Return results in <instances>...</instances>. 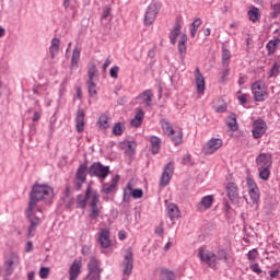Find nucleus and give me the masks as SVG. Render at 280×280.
<instances>
[{
  "mask_svg": "<svg viewBox=\"0 0 280 280\" xmlns=\"http://www.w3.org/2000/svg\"><path fill=\"white\" fill-rule=\"evenodd\" d=\"M84 117H86L84 109H78L75 117V127L78 132H84Z\"/></svg>",
  "mask_w": 280,
  "mask_h": 280,
  "instance_id": "412c9836",
  "label": "nucleus"
},
{
  "mask_svg": "<svg viewBox=\"0 0 280 280\" xmlns=\"http://www.w3.org/2000/svg\"><path fill=\"white\" fill-rule=\"evenodd\" d=\"M211 205H213V196L208 195L200 200L197 205V209L199 211H207V209H211Z\"/></svg>",
  "mask_w": 280,
  "mask_h": 280,
  "instance_id": "4be33fe9",
  "label": "nucleus"
},
{
  "mask_svg": "<svg viewBox=\"0 0 280 280\" xmlns=\"http://www.w3.org/2000/svg\"><path fill=\"white\" fill-rule=\"evenodd\" d=\"M167 213L171 220H178V218H180V210H178V206L174 203L167 206Z\"/></svg>",
  "mask_w": 280,
  "mask_h": 280,
  "instance_id": "5701e85b",
  "label": "nucleus"
},
{
  "mask_svg": "<svg viewBox=\"0 0 280 280\" xmlns=\"http://www.w3.org/2000/svg\"><path fill=\"white\" fill-rule=\"evenodd\" d=\"M135 148H137V144H135V142H132V141H129V142H127V150H126V152L128 154H135Z\"/></svg>",
  "mask_w": 280,
  "mask_h": 280,
  "instance_id": "5fc2aeb1",
  "label": "nucleus"
},
{
  "mask_svg": "<svg viewBox=\"0 0 280 280\" xmlns=\"http://www.w3.org/2000/svg\"><path fill=\"white\" fill-rule=\"evenodd\" d=\"M178 51L182 55L187 52V34H183L180 36V39L178 43Z\"/></svg>",
  "mask_w": 280,
  "mask_h": 280,
  "instance_id": "58836bf2",
  "label": "nucleus"
},
{
  "mask_svg": "<svg viewBox=\"0 0 280 280\" xmlns=\"http://www.w3.org/2000/svg\"><path fill=\"white\" fill-rule=\"evenodd\" d=\"M250 270L255 272L256 275H261L264 272L258 264H254L250 266Z\"/></svg>",
  "mask_w": 280,
  "mask_h": 280,
  "instance_id": "4d7b16f0",
  "label": "nucleus"
},
{
  "mask_svg": "<svg viewBox=\"0 0 280 280\" xmlns=\"http://www.w3.org/2000/svg\"><path fill=\"white\" fill-rule=\"evenodd\" d=\"M172 141L175 145L183 143V131H175L172 136Z\"/></svg>",
  "mask_w": 280,
  "mask_h": 280,
  "instance_id": "c03bdc74",
  "label": "nucleus"
},
{
  "mask_svg": "<svg viewBox=\"0 0 280 280\" xmlns=\"http://www.w3.org/2000/svg\"><path fill=\"white\" fill-rule=\"evenodd\" d=\"M172 176H174V163L170 162L164 166V171L160 179V187H167L170 185V180H172Z\"/></svg>",
  "mask_w": 280,
  "mask_h": 280,
  "instance_id": "f8f14e48",
  "label": "nucleus"
},
{
  "mask_svg": "<svg viewBox=\"0 0 280 280\" xmlns=\"http://www.w3.org/2000/svg\"><path fill=\"white\" fill-rule=\"evenodd\" d=\"M9 266H13V268H16L21 264V257H19V254L16 253H11L9 257L5 260Z\"/></svg>",
  "mask_w": 280,
  "mask_h": 280,
  "instance_id": "7c9ffc66",
  "label": "nucleus"
},
{
  "mask_svg": "<svg viewBox=\"0 0 280 280\" xmlns=\"http://www.w3.org/2000/svg\"><path fill=\"white\" fill-rule=\"evenodd\" d=\"M82 273V260L75 259L69 269V280H78L80 275Z\"/></svg>",
  "mask_w": 280,
  "mask_h": 280,
  "instance_id": "2eb2a0df",
  "label": "nucleus"
},
{
  "mask_svg": "<svg viewBox=\"0 0 280 280\" xmlns=\"http://www.w3.org/2000/svg\"><path fill=\"white\" fill-rule=\"evenodd\" d=\"M127 189L130 191L132 198H143V190L141 188H136L132 190V185L128 184Z\"/></svg>",
  "mask_w": 280,
  "mask_h": 280,
  "instance_id": "a19ab883",
  "label": "nucleus"
},
{
  "mask_svg": "<svg viewBox=\"0 0 280 280\" xmlns=\"http://www.w3.org/2000/svg\"><path fill=\"white\" fill-rule=\"evenodd\" d=\"M161 10V4L153 2L149 4L145 14H144V25H152L156 21V14Z\"/></svg>",
  "mask_w": 280,
  "mask_h": 280,
  "instance_id": "0eeeda50",
  "label": "nucleus"
},
{
  "mask_svg": "<svg viewBox=\"0 0 280 280\" xmlns=\"http://www.w3.org/2000/svg\"><path fill=\"white\" fill-rule=\"evenodd\" d=\"M247 185H248V191H249V196L253 200L254 203L259 202V188L257 187V184H255V182H253V179H248L247 180Z\"/></svg>",
  "mask_w": 280,
  "mask_h": 280,
  "instance_id": "aec40b11",
  "label": "nucleus"
},
{
  "mask_svg": "<svg viewBox=\"0 0 280 280\" xmlns=\"http://www.w3.org/2000/svg\"><path fill=\"white\" fill-rule=\"evenodd\" d=\"M98 126L100 128H103V130H106V128H109L110 125L108 124V117L106 116V114H103L100 116Z\"/></svg>",
  "mask_w": 280,
  "mask_h": 280,
  "instance_id": "a18cd8bd",
  "label": "nucleus"
},
{
  "mask_svg": "<svg viewBox=\"0 0 280 280\" xmlns=\"http://www.w3.org/2000/svg\"><path fill=\"white\" fill-rule=\"evenodd\" d=\"M122 132H126V125L122 122H116L113 127V135L115 137H121Z\"/></svg>",
  "mask_w": 280,
  "mask_h": 280,
  "instance_id": "c9c22d12",
  "label": "nucleus"
},
{
  "mask_svg": "<svg viewBox=\"0 0 280 280\" xmlns=\"http://www.w3.org/2000/svg\"><path fill=\"white\" fill-rule=\"evenodd\" d=\"M150 141L152 145V149H151L152 154H159V150H161V139H159V137L153 136L151 137Z\"/></svg>",
  "mask_w": 280,
  "mask_h": 280,
  "instance_id": "72a5a7b5",
  "label": "nucleus"
},
{
  "mask_svg": "<svg viewBox=\"0 0 280 280\" xmlns=\"http://www.w3.org/2000/svg\"><path fill=\"white\" fill-rule=\"evenodd\" d=\"M14 268L12 265L4 262V276L10 277L14 272Z\"/></svg>",
  "mask_w": 280,
  "mask_h": 280,
  "instance_id": "8fccbe9b",
  "label": "nucleus"
},
{
  "mask_svg": "<svg viewBox=\"0 0 280 280\" xmlns=\"http://www.w3.org/2000/svg\"><path fill=\"white\" fill-rule=\"evenodd\" d=\"M97 242L101 248H110L113 246V241H110V231L108 229H103L98 233Z\"/></svg>",
  "mask_w": 280,
  "mask_h": 280,
  "instance_id": "ddd939ff",
  "label": "nucleus"
},
{
  "mask_svg": "<svg viewBox=\"0 0 280 280\" xmlns=\"http://www.w3.org/2000/svg\"><path fill=\"white\" fill-rule=\"evenodd\" d=\"M138 100H142V102H144L147 106H150L152 102V91L145 90L138 96Z\"/></svg>",
  "mask_w": 280,
  "mask_h": 280,
  "instance_id": "f704fd0d",
  "label": "nucleus"
},
{
  "mask_svg": "<svg viewBox=\"0 0 280 280\" xmlns=\"http://www.w3.org/2000/svg\"><path fill=\"white\" fill-rule=\"evenodd\" d=\"M266 47H267L268 54L272 55L275 54V51H277V42L271 39L268 42Z\"/></svg>",
  "mask_w": 280,
  "mask_h": 280,
  "instance_id": "de8ad7c7",
  "label": "nucleus"
},
{
  "mask_svg": "<svg viewBox=\"0 0 280 280\" xmlns=\"http://www.w3.org/2000/svg\"><path fill=\"white\" fill-rule=\"evenodd\" d=\"M143 117H145V113H143V109H138L135 118L130 121L131 126H133V128H139V126H141V124L143 122Z\"/></svg>",
  "mask_w": 280,
  "mask_h": 280,
  "instance_id": "393cba45",
  "label": "nucleus"
},
{
  "mask_svg": "<svg viewBox=\"0 0 280 280\" xmlns=\"http://www.w3.org/2000/svg\"><path fill=\"white\" fill-rule=\"evenodd\" d=\"M218 259H226V252L224 249L218 252L217 261Z\"/></svg>",
  "mask_w": 280,
  "mask_h": 280,
  "instance_id": "680f3d73",
  "label": "nucleus"
},
{
  "mask_svg": "<svg viewBox=\"0 0 280 280\" xmlns=\"http://www.w3.org/2000/svg\"><path fill=\"white\" fill-rule=\"evenodd\" d=\"M81 253H82V255H84L85 257H89V255H91V246L84 245V246L82 247Z\"/></svg>",
  "mask_w": 280,
  "mask_h": 280,
  "instance_id": "13d9d810",
  "label": "nucleus"
},
{
  "mask_svg": "<svg viewBox=\"0 0 280 280\" xmlns=\"http://www.w3.org/2000/svg\"><path fill=\"white\" fill-rule=\"evenodd\" d=\"M119 178H120V176L116 175L113 177V179L109 184L108 183L103 184L102 185L103 194H106L108 196V194H113V191H116L117 184L119 183Z\"/></svg>",
  "mask_w": 280,
  "mask_h": 280,
  "instance_id": "f3484780",
  "label": "nucleus"
},
{
  "mask_svg": "<svg viewBox=\"0 0 280 280\" xmlns=\"http://www.w3.org/2000/svg\"><path fill=\"white\" fill-rule=\"evenodd\" d=\"M160 280H176V273L168 269H161L160 270Z\"/></svg>",
  "mask_w": 280,
  "mask_h": 280,
  "instance_id": "cd10ccee",
  "label": "nucleus"
},
{
  "mask_svg": "<svg viewBox=\"0 0 280 280\" xmlns=\"http://www.w3.org/2000/svg\"><path fill=\"white\" fill-rule=\"evenodd\" d=\"M247 257L249 260H253L257 257V249H252L248 252Z\"/></svg>",
  "mask_w": 280,
  "mask_h": 280,
  "instance_id": "e2e57ef3",
  "label": "nucleus"
},
{
  "mask_svg": "<svg viewBox=\"0 0 280 280\" xmlns=\"http://www.w3.org/2000/svg\"><path fill=\"white\" fill-rule=\"evenodd\" d=\"M95 73H97V66H95V63H91L88 71V81H94Z\"/></svg>",
  "mask_w": 280,
  "mask_h": 280,
  "instance_id": "49530a36",
  "label": "nucleus"
},
{
  "mask_svg": "<svg viewBox=\"0 0 280 280\" xmlns=\"http://www.w3.org/2000/svg\"><path fill=\"white\" fill-rule=\"evenodd\" d=\"M248 94H242L241 96H238V101L242 105L246 104V102H248Z\"/></svg>",
  "mask_w": 280,
  "mask_h": 280,
  "instance_id": "0e129e2a",
  "label": "nucleus"
},
{
  "mask_svg": "<svg viewBox=\"0 0 280 280\" xmlns=\"http://www.w3.org/2000/svg\"><path fill=\"white\" fill-rule=\"evenodd\" d=\"M89 275L85 280H100L102 279V269L100 268V260L92 257L88 264Z\"/></svg>",
  "mask_w": 280,
  "mask_h": 280,
  "instance_id": "39448f33",
  "label": "nucleus"
},
{
  "mask_svg": "<svg viewBox=\"0 0 280 280\" xmlns=\"http://www.w3.org/2000/svg\"><path fill=\"white\" fill-rule=\"evenodd\" d=\"M252 93L255 102H266L268 100V86L262 80L255 81L252 84Z\"/></svg>",
  "mask_w": 280,
  "mask_h": 280,
  "instance_id": "7ed1b4c3",
  "label": "nucleus"
},
{
  "mask_svg": "<svg viewBox=\"0 0 280 280\" xmlns=\"http://www.w3.org/2000/svg\"><path fill=\"white\" fill-rule=\"evenodd\" d=\"M280 14V4L277 3L273 5V16H279Z\"/></svg>",
  "mask_w": 280,
  "mask_h": 280,
  "instance_id": "69168bd1",
  "label": "nucleus"
},
{
  "mask_svg": "<svg viewBox=\"0 0 280 280\" xmlns=\"http://www.w3.org/2000/svg\"><path fill=\"white\" fill-rule=\"evenodd\" d=\"M49 267H42L39 270L40 279H47L49 277Z\"/></svg>",
  "mask_w": 280,
  "mask_h": 280,
  "instance_id": "603ef678",
  "label": "nucleus"
},
{
  "mask_svg": "<svg viewBox=\"0 0 280 280\" xmlns=\"http://www.w3.org/2000/svg\"><path fill=\"white\" fill-rule=\"evenodd\" d=\"M161 126L163 129L164 135H167V137H172L175 132L174 127L167 121L166 119L161 120Z\"/></svg>",
  "mask_w": 280,
  "mask_h": 280,
  "instance_id": "2f4dec72",
  "label": "nucleus"
},
{
  "mask_svg": "<svg viewBox=\"0 0 280 280\" xmlns=\"http://www.w3.org/2000/svg\"><path fill=\"white\" fill-rule=\"evenodd\" d=\"M108 16H110V8H106L104 11H103V14L101 16V21H104L106 19H108Z\"/></svg>",
  "mask_w": 280,
  "mask_h": 280,
  "instance_id": "052dcab7",
  "label": "nucleus"
},
{
  "mask_svg": "<svg viewBox=\"0 0 280 280\" xmlns=\"http://www.w3.org/2000/svg\"><path fill=\"white\" fill-rule=\"evenodd\" d=\"M86 174H89V168L85 164H82L77 171L75 179L86 182Z\"/></svg>",
  "mask_w": 280,
  "mask_h": 280,
  "instance_id": "bb28decb",
  "label": "nucleus"
},
{
  "mask_svg": "<svg viewBox=\"0 0 280 280\" xmlns=\"http://www.w3.org/2000/svg\"><path fill=\"white\" fill-rule=\"evenodd\" d=\"M80 54H82V48L74 47L71 58V67L78 69V62H80Z\"/></svg>",
  "mask_w": 280,
  "mask_h": 280,
  "instance_id": "c756f323",
  "label": "nucleus"
},
{
  "mask_svg": "<svg viewBox=\"0 0 280 280\" xmlns=\"http://www.w3.org/2000/svg\"><path fill=\"white\" fill-rule=\"evenodd\" d=\"M231 63V50L223 48L222 51V66L223 67H229V65Z\"/></svg>",
  "mask_w": 280,
  "mask_h": 280,
  "instance_id": "ea45409f",
  "label": "nucleus"
},
{
  "mask_svg": "<svg viewBox=\"0 0 280 280\" xmlns=\"http://www.w3.org/2000/svg\"><path fill=\"white\" fill-rule=\"evenodd\" d=\"M256 165H258V167H272V154L260 153L256 158Z\"/></svg>",
  "mask_w": 280,
  "mask_h": 280,
  "instance_id": "dca6fc26",
  "label": "nucleus"
},
{
  "mask_svg": "<svg viewBox=\"0 0 280 280\" xmlns=\"http://www.w3.org/2000/svg\"><path fill=\"white\" fill-rule=\"evenodd\" d=\"M226 124L229 126V128L235 132L237 131V129L240 128L237 126V116L235 114H231L229 117H228V120H226Z\"/></svg>",
  "mask_w": 280,
  "mask_h": 280,
  "instance_id": "473e14b6",
  "label": "nucleus"
},
{
  "mask_svg": "<svg viewBox=\"0 0 280 280\" xmlns=\"http://www.w3.org/2000/svg\"><path fill=\"white\" fill-rule=\"evenodd\" d=\"M122 266H124V275H126L127 277H130L132 275V268H135V255L130 247L127 248L126 250V254L122 260Z\"/></svg>",
  "mask_w": 280,
  "mask_h": 280,
  "instance_id": "6e6552de",
  "label": "nucleus"
},
{
  "mask_svg": "<svg viewBox=\"0 0 280 280\" xmlns=\"http://www.w3.org/2000/svg\"><path fill=\"white\" fill-rule=\"evenodd\" d=\"M163 233H164L163 224H160L159 226L155 228L156 235H163Z\"/></svg>",
  "mask_w": 280,
  "mask_h": 280,
  "instance_id": "774afa93",
  "label": "nucleus"
},
{
  "mask_svg": "<svg viewBox=\"0 0 280 280\" xmlns=\"http://www.w3.org/2000/svg\"><path fill=\"white\" fill-rule=\"evenodd\" d=\"M198 257L201 261L208 264L211 268H218V256L213 252H210L205 247H200L198 249Z\"/></svg>",
  "mask_w": 280,
  "mask_h": 280,
  "instance_id": "20e7f679",
  "label": "nucleus"
},
{
  "mask_svg": "<svg viewBox=\"0 0 280 280\" xmlns=\"http://www.w3.org/2000/svg\"><path fill=\"white\" fill-rule=\"evenodd\" d=\"M84 180L82 179H74V187L78 191H80V189H82V185H84Z\"/></svg>",
  "mask_w": 280,
  "mask_h": 280,
  "instance_id": "bf43d9fd",
  "label": "nucleus"
},
{
  "mask_svg": "<svg viewBox=\"0 0 280 280\" xmlns=\"http://www.w3.org/2000/svg\"><path fill=\"white\" fill-rule=\"evenodd\" d=\"M224 69L222 70V72L220 73V80L221 82H225L226 78H229V73L231 72V69L228 67H223Z\"/></svg>",
  "mask_w": 280,
  "mask_h": 280,
  "instance_id": "09e8293b",
  "label": "nucleus"
},
{
  "mask_svg": "<svg viewBox=\"0 0 280 280\" xmlns=\"http://www.w3.org/2000/svg\"><path fill=\"white\" fill-rule=\"evenodd\" d=\"M180 36V23H176L170 33V40L172 45H176L177 38Z\"/></svg>",
  "mask_w": 280,
  "mask_h": 280,
  "instance_id": "a878e982",
  "label": "nucleus"
},
{
  "mask_svg": "<svg viewBox=\"0 0 280 280\" xmlns=\"http://www.w3.org/2000/svg\"><path fill=\"white\" fill-rule=\"evenodd\" d=\"M109 75L110 78H114V80H117V78H119V67L117 66L112 67L109 71Z\"/></svg>",
  "mask_w": 280,
  "mask_h": 280,
  "instance_id": "3c124183",
  "label": "nucleus"
},
{
  "mask_svg": "<svg viewBox=\"0 0 280 280\" xmlns=\"http://www.w3.org/2000/svg\"><path fill=\"white\" fill-rule=\"evenodd\" d=\"M202 25V20L200 18H197L191 24H190V36L191 38H196V32H198V27Z\"/></svg>",
  "mask_w": 280,
  "mask_h": 280,
  "instance_id": "e433bc0d",
  "label": "nucleus"
},
{
  "mask_svg": "<svg viewBox=\"0 0 280 280\" xmlns=\"http://www.w3.org/2000/svg\"><path fill=\"white\" fill-rule=\"evenodd\" d=\"M100 205V194L97 191H92V200L90 202V219L97 220L100 213H102V207Z\"/></svg>",
  "mask_w": 280,
  "mask_h": 280,
  "instance_id": "1a4fd4ad",
  "label": "nucleus"
},
{
  "mask_svg": "<svg viewBox=\"0 0 280 280\" xmlns=\"http://www.w3.org/2000/svg\"><path fill=\"white\" fill-rule=\"evenodd\" d=\"M89 198L93 199V191H91V186H89L86 188L85 195H79L77 197V207L79 209H85L86 208V200H89Z\"/></svg>",
  "mask_w": 280,
  "mask_h": 280,
  "instance_id": "a211bd4d",
  "label": "nucleus"
},
{
  "mask_svg": "<svg viewBox=\"0 0 280 280\" xmlns=\"http://www.w3.org/2000/svg\"><path fill=\"white\" fill-rule=\"evenodd\" d=\"M279 75V65H273L270 72H269V78H277Z\"/></svg>",
  "mask_w": 280,
  "mask_h": 280,
  "instance_id": "864d4df0",
  "label": "nucleus"
},
{
  "mask_svg": "<svg viewBox=\"0 0 280 280\" xmlns=\"http://www.w3.org/2000/svg\"><path fill=\"white\" fill-rule=\"evenodd\" d=\"M43 200L49 205L54 200V188L48 185L35 184L30 192L28 206L33 209H40L38 202Z\"/></svg>",
  "mask_w": 280,
  "mask_h": 280,
  "instance_id": "f257e3e1",
  "label": "nucleus"
},
{
  "mask_svg": "<svg viewBox=\"0 0 280 280\" xmlns=\"http://www.w3.org/2000/svg\"><path fill=\"white\" fill-rule=\"evenodd\" d=\"M63 205H66L67 209L71 208L73 205V198L69 196V186L66 188V195L61 198Z\"/></svg>",
  "mask_w": 280,
  "mask_h": 280,
  "instance_id": "37998d69",
  "label": "nucleus"
},
{
  "mask_svg": "<svg viewBox=\"0 0 280 280\" xmlns=\"http://www.w3.org/2000/svg\"><path fill=\"white\" fill-rule=\"evenodd\" d=\"M25 215L30 222L27 235H28V237H34V232L36 231V229H38V226H40V223L43 222V220H42L43 209L42 208H32V207L27 206V208L25 210Z\"/></svg>",
  "mask_w": 280,
  "mask_h": 280,
  "instance_id": "f03ea898",
  "label": "nucleus"
},
{
  "mask_svg": "<svg viewBox=\"0 0 280 280\" xmlns=\"http://www.w3.org/2000/svg\"><path fill=\"white\" fill-rule=\"evenodd\" d=\"M195 82L197 86V93H205V75L200 72V68H196L195 70Z\"/></svg>",
  "mask_w": 280,
  "mask_h": 280,
  "instance_id": "6ab92c4d",
  "label": "nucleus"
},
{
  "mask_svg": "<svg viewBox=\"0 0 280 280\" xmlns=\"http://www.w3.org/2000/svg\"><path fill=\"white\" fill-rule=\"evenodd\" d=\"M259 178L261 180H268L270 178V167L268 166H258Z\"/></svg>",
  "mask_w": 280,
  "mask_h": 280,
  "instance_id": "4c0bfd02",
  "label": "nucleus"
},
{
  "mask_svg": "<svg viewBox=\"0 0 280 280\" xmlns=\"http://www.w3.org/2000/svg\"><path fill=\"white\" fill-rule=\"evenodd\" d=\"M225 191L229 200L232 202V205H238L240 203V188H237V184L231 182L228 183L225 186Z\"/></svg>",
  "mask_w": 280,
  "mask_h": 280,
  "instance_id": "9d476101",
  "label": "nucleus"
},
{
  "mask_svg": "<svg viewBox=\"0 0 280 280\" xmlns=\"http://www.w3.org/2000/svg\"><path fill=\"white\" fill-rule=\"evenodd\" d=\"M222 139L212 138L203 148V154H213L214 152H218V150L222 148Z\"/></svg>",
  "mask_w": 280,
  "mask_h": 280,
  "instance_id": "4468645a",
  "label": "nucleus"
},
{
  "mask_svg": "<svg viewBox=\"0 0 280 280\" xmlns=\"http://www.w3.org/2000/svg\"><path fill=\"white\" fill-rule=\"evenodd\" d=\"M88 174L90 176H97V178L104 179L108 174H110V167L104 166L100 162H95L90 166Z\"/></svg>",
  "mask_w": 280,
  "mask_h": 280,
  "instance_id": "423d86ee",
  "label": "nucleus"
},
{
  "mask_svg": "<svg viewBox=\"0 0 280 280\" xmlns=\"http://www.w3.org/2000/svg\"><path fill=\"white\" fill-rule=\"evenodd\" d=\"M113 62V60L109 59V57L105 60L104 65H103V71H106L108 69V67H110V63Z\"/></svg>",
  "mask_w": 280,
  "mask_h": 280,
  "instance_id": "338daca9",
  "label": "nucleus"
},
{
  "mask_svg": "<svg viewBox=\"0 0 280 280\" xmlns=\"http://www.w3.org/2000/svg\"><path fill=\"white\" fill-rule=\"evenodd\" d=\"M88 91L91 97H95L97 95V85L95 81H86Z\"/></svg>",
  "mask_w": 280,
  "mask_h": 280,
  "instance_id": "79ce46f5",
  "label": "nucleus"
},
{
  "mask_svg": "<svg viewBox=\"0 0 280 280\" xmlns=\"http://www.w3.org/2000/svg\"><path fill=\"white\" fill-rule=\"evenodd\" d=\"M266 130H268V126L266 125V120L257 119L253 124V137L254 139H261L264 135H266Z\"/></svg>",
  "mask_w": 280,
  "mask_h": 280,
  "instance_id": "9b49d317",
  "label": "nucleus"
},
{
  "mask_svg": "<svg viewBox=\"0 0 280 280\" xmlns=\"http://www.w3.org/2000/svg\"><path fill=\"white\" fill-rule=\"evenodd\" d=\"M49 52L51 58H56V56H58V54L60 52V39H58L57 37L51 39Z\"/></svg>",
  "mask_w": 280,
  "mask_h": 280,
  "instance_id": "b1692460",
  "label": "nucleus"
},
{
  "mask_svg": "<svg viewBox=\"0 0 280 280\" xmlns=\"http://www.w3.org/2000/svg\"><path fill=\"white\" fill-rule=\"evenodd\" d=\"M228 108L229 105H226V103H223L222 105L215 107V113H226Z\"/></svg>",
  "mask_w": 280,
  "mask_h": 280,
  "instance_id": "6e6d98bb",
  "label": "nucleus"
},
{
  "mask_svg": "<svg viewBox=\"0 0 280 280\" xmlns=\"http://www.w3.org/2000/svg\"><path fill=\"white\" fill-rule=\"evenodd\" d=\"M247 14L252 23H257V21H259L261 16V13L259 12V9L257 7H252Z\"/></svg>",
  "mask_w": 280,
  "mask_h": 280,
  "instance_id": "c85d7f7f",
  "label": "nucleus"
}]
</instances>
